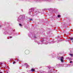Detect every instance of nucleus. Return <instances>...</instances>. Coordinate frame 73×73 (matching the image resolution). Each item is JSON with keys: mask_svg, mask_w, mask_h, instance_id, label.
<instances>
[{"mask_svg": "<svg viewBox=\"0 0 73 73\" xmlns=\"http://www.w3.org/2000/svg\"><path fill=\"white\" fill-rule=\"evenodd\" d=\"M60 60L61 62H64V57L61 56L60 57Z\"/></svg>", "mask_w": 73, "mask_h": 73, "instance_id": "obj_1", "label": "nucleus"}, {"mask_svg": "<svg viewBox=\"0 0 73 73\" xmlns=\"http://www.w3.org/2000/svg\"><path fill=\"white\" fill-rule=\"evenodd\" d=\"M25 53L26 54H28L29 53V51L28 50H26L25 51Z\"/></svg>", "mask_w": 73, "mask_h": 73, "instance_id": "obj_2", "label": "nucleus"}, {"mask_svg": "<svg viewBox=\"0 0 73 73\" xmlns=\"http://www.w3.org/2000/svg\"><path fill=\"white\" fill-rule=\"evenodd\" d=\"M31 71H32V72H35V69L34 68H32L31 69Z\"/></svg>", "mask_w": 73, "mask_h": 73, "instance_id": "obj_3", "label": "nucleus"}, {"mask_svg": "<svg viewBox=\"0 0 73 73\" xmlns=\"http://www.w3.org/2000/svg\"><path fill=\"white\" fill-rule=\"evenodd\" d=\"M29 67V66L28 65H27V68H28Z\"/></svg>", "mask_w": 73, "mask_h": 73, "instance_id": "obj_4", "label": "nucleus"}, {"mask_svg": "<svg viewBox=\"0 0 73 73\" xmlns=\"http://www.w3.org/2000/svg\"><path fill=\"white\" fill-rule=\"evenodd\" d=\"M58 17H60V15H58Z\"/></svg>", "mask_w": 73, "mask_h": 73, "instance_id": "obj_5", "label": "nucleus"}, {"mask_svg": "<svg viewBox=\"0 0 73 73\" xmlns=\"http://www.w3.org/2000/svg\"><path fill=\"white\" fill-rule=\"evenodd\" d=\"M70 55L72 56H73V54H70Z\"/></svg>", "mask_w": 73, "mask_h": 73, "instance_id": "obj_6", "label": "nucleus"}, {"mask_svg": "<svg viewBox=\"0 0 73 73\" xmlns=\"http://www.w3.org/2000/svg\"><path fill=\"white\" fill-rule=\"evenodd\" d=\"M15 63H16L15 62H13V64H15Z\"/></svg>", "mask_w": 73, "mask_h": 73, "instance_id": "obj_7", "label": "nucleus"}, {"mask_svg": "<svg viewBox=\"0 0 73 73\" xmlns=\"http://www.w3.org/2000/svg\"><path fill=\"white\" fill-rule=\"evenodd\" d=\"M19 25H20V26H21V24H19Z\"/></svg>", "mask_w": 73, "mask_h": 73, "instance_id": "obj_8", "label": "nucleus"}, {"mask_svg": "<svg viewBox=\"0 0 73 73\" xmlns=\"http://www.w3.org/2000/svg\"><path fill=\"white\" fill-rule=\"evenodd\" d=\"M70 63H72V61H70Z\"/></svg>", "mask_w": 73, "mask_h": 73, "instance_id": "obj_9", "label": "nucleus"}, {"mask_svg": "<svg viewBox=\"0 0 73 73\" xmlns=\"http://www.w3.org/2000/svg\"><path fill=\"white\" fill-rule=\"evenodd\" d=\"M71 40H73V38H71Z\"/></svg>", "mask_w": 73, "mask_h": 73, "instance_id": "obj_10", "label": "nucleus"}, {"mask_svg": "<svg viewBox=\"0 0 73 73\" xmlns=\"http://www.w3.org/2000/svg\"><path fill=\"white\" fill-rule=\"evenodd\" d=\"M12 38V37H10V38Z\"/></svg>", "mask_w": 73, "mask_h": 73, "instance_id": "obj_11", "label": "nucleus"}, {"mask_svg": "<svg viewBox=\"0 0 73 73\" xmlns=\"http://www.w3.org/2000/svg\"><path fill=\"white\" fill-rule=\"evenodd\" d=\"M0 73H2V72H0Z\"/></svg>", "mask_w": 73, "mask_h": 73, "instance_id": "obj_12", "label": "nucleus"}, {"mask_svg": "<svg viewBox=\"0 0 73 73\" xmlns=\"http://www.w3.org/2000/svg\"><path fill=\"white\" fill-rule=\"evenodd\" d=\"M1 65H2V64L1 63Z\"/></svg>", "mask_w": 73, "mask_h": 73, "instance_id": "obj_13", "label": "nucleus"}]
</instances>
